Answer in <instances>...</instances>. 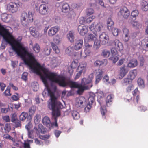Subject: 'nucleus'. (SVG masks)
Returning <instances> with one entry per match:
<instances>
[{
    "instance_id": "nucleus-56",
    "label": "nucleus",
    "mask_w": 148,
    "mask_h": 148,
    "mask_svg": "<svg viewBox=\"0 0 148 148\" xmlns=\"http://www.w3.org/2000/svg\"><path fill=\"white\" fill-rule=\"evenodd\" d=\"M4 94L5 96H10L11 94L10 93V90L8 87H7L6 89L5 90Z\"/></svg>"
},
{
    "instance_id": "nucleus-41",
    "label": "nucleus",
    "mask_w": 148,
    "mask_h": 148,
    "mask_svg": "<svg viewBox=\"0 0 148 148\" xmlns=\"http://www.w3.org/2000/svg\"><path fill=\"white\" fill-rule=\"evenodd\" d=\"M104 61H105V60H104L103 61H101L99 60H96L94 63V65L96 66H98L102 65L104 63Z\"/></svg>"
},
{
    "instance_id": "nucleus-9",
    "label": "nucleus",
    "mask_w": 148,
    "mask_h": 148,
    "mask_svg": "<svg viewBox=\"0 0 148 148\" xmlns=\"http://www.w3.org/2000/svg\"><path fill=\"white\" fill-rule=\"evenodd\" d=\"M39 11L40 14L46 15L49 12V8L46 4H42L39 6Z\"/></svg>"
},
{
    "instance_id": "nucleus-45",
    "label": "nucleus",
    "mask_w": 148,
    "mask_h": 148,
    "mask_svg": "<svg viewBox=\"0 0 148 148\" xmlns=\"http://www.w3.org/2000/svg\"><path fill=\"white\" fill-rule=\"evenodd\" d=\"M138 14L139 12L138 10H134L132 12L131 16L133 18H136V16H138Z\"/></svg>"
},
{
    "instance_id": "nucleus-62",
    "label": "nucleus",
    "mask_w": 148,
    "mask_h": 148,
    "mask_svg": "<svg viewBox=\"0 0 148 148\" xmlns=\"http://www.w3.org/2000/svg\"><path fill=\"white\" fill-rule=\"evenodd\" d=\"M130 82V81L129 79L127 78H125L123 79V85H127Z\"/></svg>"
},
{
    "instance_id": "nucleus-43",
    "label": "nucleus",
    "mask_w": 148,
    "mask_h": 148,
    "mask_svg": "<svg viewBox=\"0 0 148 148\" xmlns=\"http://www.w3.org/2000/svg\"><path fill=\"white\" fill-rule=\"evenodd\" d=\"M131 23L132 27L135 28H138L140 26V23L136 21L132 22Z\"/></svg>"
},
{
    "instance_id": "nucleus-12",
    "label": "nucleus",
    "mask_w": 148,
    "mask_h": 148,
    "mask_svg": "<svg viewBox=\"0 0 148 148\" xmlns=\"http://www.w3.org/2000/svg\"><path fill=\"white\" fill-rule=\"evenodd\" d=\"M59 29V28L57 26L52 27L50 28L48 32L49 36L52 37L55 35Z\"/></svg>"
},
{
    "instance_id": "nucleus-31",
    "label": "nucleus",
    "mask_w": 148,
    "mask_h": 148,
    "mask_svg": "<svg viewBox=\"0 0 148 148\" xmlns=\"http://www.w3.org/2000/svg\"><path fill=\"white\" fill-rule=\"evenodd\" d=\"M110 55V52L109 51L104 49L102 51L101 55L104 57L107 58Z\"/></svg>"
},
{
    "instance_id": "nucleus-14",
    "label": "nucleus",
    "mask_w": 148,
    "mask_h": 148,
    "mask_svg": "<svg viewBox=\"0 0 148 148\" xmlns=\"http://www.w3.org/2000/svg\"><path fill=\"white\" fill-rule=\"evenodd\" d=\"M83 40L79 39L76 40L75 42L74 48L76 50H78L81 49L83 46Z\"/></svg>"
},
{
    "instance_id": "nucleus-55",
    "label": "nucleus",
    "mask_w": 148,
    "mask_h": 148,
    "mask_svg": "<svg viewBox=\"0 0 148 148\" xmlns=\"http://www.w3.org/2000/svg\"><path fill=\"white\" fill-rule=\"evenodd\" d=\"M16 116L17 115L15 113H14L12 114L11 120V121L12 122H14L17 120Z\"/></svg>"
},
{
    "instance_id": "nucleus-16",
    "label": "nucleus",
    "mask_w": 148,
    "mask_h": 148,
    "mask_svg": "<svg viewBox=\"0 0 148 148\" xmlns=\"http://www.w3.org/2000/svg\"><path fill=\"white\" fill-rule=\"evenodd\" d=\"M128 71L127 69L125 68V66L121 67L119 71L120 77H119V78L121 79L123 78L126 75Z\"/></svg>"
},
{
    "instance_id": "nucleus-17",
    "label": "nucleus",
    "mask_w": 148,
    "mask_h": 148,
    "mask_svg": "<svg viewBox=\"0 0 148 148\" xmlns=\"http://www.w3.org/2000/svg\"><path fill=\"white\" fill-rule=\"evenodd\" d=\"M123 35L124 37V41L125 42L128 41L130 36L129 31L127 29L125 28L123 29Z\"/></svg>"
},
{
    "instance_id": "nucleus-47",
    "label": "nucleus",
    "mask_w": 148,
    "mask_h": 148,
    "mask_svg": "<svg viewBox=\"0 0 148 148\" xmlns=\"http://www.w3.org/2000/svg\"><path fill=\"white\" fill-rule=\"evenodd\" d=\"M53 41L56 44H58L60 41V39L59 36H56L54 37Z\"/></svg>"
},
{
    "instance_id": "nucleus-48",
    "label": "nucleus",
    "mask_w": 148,
    "mask_h": 148,
    "mask_svg": "<svg viewBox=\"0 0 148 148\" xmlns=\"http://www.w3.org/2000/svg\"><path fill=\"white\" fill-rule=\"evenodd\" d=\"M3 138L4 139H6L8 140H11L12 141V140H13V139L12 138V137L10 136L9 135L5 134L3 135Z\"/></svg>"
},
{
    "instance_id": "nucleus-22",
    "label": "nucleus",
    "mask_w": 148,
    "mask_h": 148,
    "mask_svg": "<svg viewBox=\"0 0 148 148\" xmlns=\"http://www.w3.org/2000/svg\"><path fill=\"white\" fill-rule=\"evenodd\" d=\"M137 71L135 70H133L130 71L129 73L128 77L130 79H133L137 75Z\"/></svg>"
},
{
    "instance_id": "nucleus-44",
    "label": "nucleus",
    "mask_w": 148,
    "mask_h": 148,
    "mask_svg": "<svg viewBox=\"0 0 148 148\" xmlns=\"http://www.w3.org/2000/svg\"><path fill=\"white\" fill-rule=\"evenodd\" d=\"M31 86L34 91H36L38 89V86L37 83L32 82L31 83Z\"/></svg>"
},
{
    "instance_id": "nucleus-21",
    "label": "nucleus",
    "mask_w": 148,
    "mask_h": 148,
    "mask_svg": "<svg viewBox=\"0 0 148 148\" xmlns=\"http://www.w3.org/2000/svg\"><path fill=\"white\" fill-rule=\"evenodd\" d=\"M67 38L68 40L71 42H74L75 37L74 35V32L73 31H69L67 34Z\"/></svg>"
},
{
    "instance_id": "nucleus-28",
    "label": "nucleus",
    "mask_w": 148,
    "mask_h": 148,
    "mask_svg": "<svg viewBox=\"0 0 148 148\" xmlns=\"http://www.w3.org/2000/svg\"><path fill=\"white\" fill-rule=\"evenodd\" d=\"M11 15L10 14H8L6 13H4L1 15V18L4 22H6L8 18H10Z\"/></svg>"
},
{
    "instance_id": "nucleus-64",
    "label": "nucleus",
    "mask_w": 148,
    "mask_h": 148,
    "mask_svg": "<svg viewBox=\"0 0 148 148\" xmlns=\"http://www.w3.org/2000/svg\"><path fill=\"white\" fill-rule=\"evenodd\" d=\"M125 59L124 58L120 59L117 63V66H120L122 65L123 63V62L125 61Z\"/></svg>"
},
{
    "instance_id": "nucleus-37",
    "label": "nucleus",
    "mask_w": 148,
    "mask_h": 148,
    "mask_svg": "<svg viewBox=\"0 0 148 148\" xmlns=\"http://www.w3.org/2000/svg\"><path fill=\"white\" fill-rule=\"evenodd\" d=\"M95 100V95L94 94H93L92 95H90L88 99V104H89L90 105H92V104L93 103L94 101Z\"/></svg>"
},
{
    "instance_id": "nucleus-11",
    "label": "nucleus",
    "mask_w": 148,
    "mask_h": 148,
    "mask_svg": "<svg viewBox=\"0 0 148 148\" xmlns=\"http://www.w3.org/2000/svg\"><path fill=\"white\" fill-rule=\"evenodd\" d=\"M78 30L80 35L84 36L87 34L88 30L86 26L83 25H81L78 26Z\"/></svg>"
},
{
    "instance_id": "nucleus-51",
    "label": "nucleus",
    "mask_w": 148,
    "mask_h": 148,
    "mask_svg": "<svg viewBox=\"0 0 148 148\" xmlns=\"http://www.w3.org/2000/svg\"><path fill=\"white\" fill-rule=\"evenodd\" d=\"M77 66V62L74 61H73L70 66L71 68L75 69Z\"/></svg>"
},
{
    "instance_id": "nucleus-30",
    "label": "nucleus",
    "mask_w": 148,
    "mask_h": 148,
    "mask_svg": "<svg viewBox=\"0 0 148 148\" xmlns=\"http://www.w3.org/2000/svg\"><path fill=\"white\" fill-rule=\"evenodd\" d=\"M51 44L54 51L56 53L58 54L60 52V51L58 46L53 42H51Z\"/></svg>"
},
{
    "instance_id": "nucleus-49",
    "label": "nucleus",
    "mask_w": 148,
    "mask_h": 148,
    "mask_svg": "<svg viewBox=\"0 0 148 148\" xmlns=\"http://www.w3.org/2000/svg\"><path fill=\"white\" fill-rule=\"evenodd\" d=\"M28 73L26 72H24L22 75L21 78L24 80L26 81L27 80Z\"/></svg>"
},
{
    "instance_id": "nucleus-24",
    "label": "nucleus",
    "mask_w": 148,
    "mask_h": 148,
    "mask_svg": "<svg viewBox=\"0 0 148 148\" xmlns=\"http://www.w3.org/2000/svg\"><path fill=\"white\" fill-rule=\"evenodd\" d=\"M70 6L68 4L64 3L62 4V11L64 12H66L69 11L70 9Z\"/></svg>"
},
{
    "instance_id": "nucleus-36",
    "label": "nucleus",
    "mask_w": 148,
    "mask_h": 148,
    "mask_svg": "<svg viewBox=\"0 0 148 148\" xmlns=\"http://www.w3.org/2000/svg\"><path fill=\"white\" fill-rule=\"evenodd\" d=\"M41 116L39 114H36L34 118V123L37 124L40 121Z\"/></svg>"
},
{
    "instance_id": "nucleus-63",
    "label": "nucleus",
    "mask_w": 148,
    "mask_h": 148,
    "mask_svg": "<svg viewBox=\"0 0 148 148\" xmlns=\"http://www.w3.org/2000/svg\"><path fill=\"white\" fill-rule=\"evenodd\" d=\"M10 110L9 108H3L1 109V112L3 113H6Z\"/></svg>"
},
{
    "instance_id": "nucleus-32",
    "label": "nucleus",
    "mask_w": 148,
    "mask_h": 148,
    "mask_svg": "<svg viewBox=\"0 0 148 148\" xmlns=\"http://www.w3.org/2000/svg\"><path fill=\"white\" fill-rule=\"evenodd\" d=\"M137 83L139 86L141 88H143L145 87L144 81L141 78H139L138 79Z\"/></svg>"
},
{
    "instance_id": "nucleus-26",
    "label": "nucleus",
    "mask_w": 148,
    "mask_h": 148,
    "mask_svg": "<svg viewBox=\"0 0 148 148\" xmlns=\"http://www.w3.org/2000/svg\"><path fill=\"white\" fill-rule=\"evenodd\" d=\"M74 47L71 46H69L65 49L66 53L69 55H72L74 52Z\"/></svg>"
},
{
    "instance_id": "nucleus-38",
    "label": "nucleus",
    "mask_w": 148,
    "mask_h": 148,
    "mask_svg": "<svg viewBox=\"0 0 148 148\" xmlns=\"http://www.w3.org/2000/svg\"><path fill=\"white\" fill-rule=\"evenodd\" d=\"M33 50L36 53H38L40 51V47L38 44H35L33 46Z\"/></svg>"
},
{
    "instance_id": "nucleus-33",
    "label": "nucleus",
    "mask_w": 148,
    "mask_h": 148,
    "mask_svg": "<svg viewBox=\"0 0 148 148\" xmlns=\"http://www.w3.org/2000/svg\"><path fill=\"white\" fill-rule=\"evenodd\" d=\"M71 114L74 119L77 120L79 118V113L76 111H72L71 112Z\"/></svg>"
},
{
    "instance_id": "nucleus-19",
    "label": "nucleus",
    "mask_w": 148,
    "mask_h": 148,
    "mask_svg": "<svg viewBox=\"0 0 148 148\" xmlns=\"http://www.w3.org/2000/svg\"><path fill=\"white\" fill-rule=\"evenodd\" d=\"M103 71L102 70H99L97 73V75L96 77V80L95 83L96 84H98L101 79L102 75L104 73Z\"/></svg>"
},
{
    "instance_id": "nucleus-18",
    "label": "nucleus",
    "mask_w": 148,
    "mask_h": 148,
    "mask_svg": "<svg viewBox=\"0 0 148 148\" xmlns=\"http://www.w3.org/2000/svg\"><path fill=\"white\" fill-rule=\"evenodd\" d=\"M34 129L36 131L37 134L40 133H44L46 132L43 126L41 124H39L38 126V128L36 127L34 128Z\"/></svg>"
},
{
    "instance_id": "nucleus-58",
    "label": "nucleus",
    "mask_w": 148,
    "mask_h": 148,
    "mask_svg": "<svg viewBox=\"0 0 148 148\" xmlns=\"http://www.w3.org/2000/svg\"><path fill=\"white\" fill-rule=\"evenodd\" d=\"M109 77L107 75H105L103 79V82L107 84L109 83Z\"/></svg>"
},
{
    "instance_id": "nucleus-20",
    "label": "nucleus",
    "mask_w": 148,
    "mask_h": 148,
    "mask_svg": "<svg viewBox=\"0 0 148 148\" xmlns=\"http://www.w3.org/2000/svg\"><path fill=\"white\" fill-rule=\"evenodd\" d=\"M138 65V62L136 59H132L131 60L127 65V66L130 68H134Z\"/></svg>"
},
{
    "instance_id": "nucleus-60",
    "label": "nucleus",
    "mask_w": 148,
    "mask_h": 148,
    "mask_svg": "<svg viewBox=\"0 0 148 148\" xmlns=\"http://www.w3.org/2000/svg\"><path fill=\"white\" fill-rule=\"evenodd\" d=\"M137 45V43L135 40L131 42L130 45L133 49H134L136 47Z\"/></svg>"
},
{
    "instance_id": "nucleus-2",
    "label": "nucleus",
    "mask_w": 148,
    "mask_h": 148,
    "mask_svg": "<svg viewBox=\"0 0 148 148\" xmlns=\"http://www.w3.org/2000/svg\"><path fill=\"white\" fill-rule=\"evenodd\" d=\"M34 14L31 10L29 11L27 13L25 12H22L21 16V21L22 25L26 26L28 22H32L34 20Z\"/></svg>"
},
{
    "instance_id": "nucleus-8",
    "label": "nucleus",
    "mask_w": 148,
    "mask_h": 148,
    "mask_svg": "<svg viewBox=\"0 0 148 148\" xmlns=\"http://www.w3.org/2000/svg\"><path fill=\"white\" fill-rule=\"evenodd\" d=\"M118 15H121L125 19H127L130 15V12L126 7H123L119 12Z\"/></svg>"
},
{
    "instance_id": "nucleus-25",
    "label": "nucleus",
    "mask_w": 148,
    "mask_h": 148,
    "mask_svg": "<svg viewBox=\"0 0 148 148\" xmlns=\"http://www.w3.org/2000/svg\"><path fill=\"white\" fill-rule=\"evenodd\" d=\"M113 97V95H109L107 96L106 99V103L108 106H109L112 104Z\"/></svg>"
},
{
    "instance_id": "nucleus-40",
    "label": "nucleus",
    "mask_w": 148,
    "mask_h": 148,
    "mask_svg": "<svg viewBox=\"0 0 148 148\" xmlns=\"http://www.w3.org/2000/svg\"><path fill=\"white\" fill-rule=\"evenodd\" d=\"M100 46V44L98 40L96 39L94 41L93 47L96 49H98Z\"/></svg>"
},
{
    "instance_id": "nucleus-39",
    "label": "nucleus",
    "mask_w": 148,
    "mask_h": 148,
    "mask_svg": "<svg viewBox=\"0 0 148 148\" xmlns=\"http://www.w3.org/2000/svg\"><path fill=\"white\" fill-rule=\"evenodd\" d=\"M142 8L144 11H146L148 10V5L146 1H143L142 3Z\"/></svg>"
},
{
    "instance_id": "nucleus-42",
    "label": "nucleus",
    "mask_w": 148,
    "mask_h": 148,
    "mask_svg": "<svg viewBox=\"0 0 148 148\" xmlns=\"http://www.w3.org/2000/svg\"><path fill=\"white\" fill-rule=\"evenodd\" d=\"M111 31L113 35L115 36H117L120 32V31L119 29L115 28H112Z\"/></svg>"
},
{
    "instance_id": "nucleus-35",
    "label": "nucleus",
    "mask_w": 148,
    "mask_h": 148,
    "mask_svg": "<svg viewBox=\"0 0 148 148\" xmlns=\"http://www.w3.org/2000/svg\"><path fill=\"white\" fill-rule=\"evenodd\" d=\"M36 107L33 106L31 107L29 109V114L30 116H31L33 115L36 111Z\"/></svg>"
},
{
    "instance_id": "nucleus-15",
    "label": "nucleus",
    "mask_w": 148,
    "mask_h": 148,
    "mask_svg": "<svg viewBox=\"0 0 148 148\" xmlns=\"http://www.w3.org/2000/svg\"><path fill=\"white\" fill-rule=\"evenodd\" d=\"M86 101L85 98L83 97H80L76 99V105L77 107H82L83 104Z\"/></svg>"
},
{
    "instance_id": "nucleus-50",
    "label": "nucleus",
    "mask_w": 148,
    "mask_h": 148,
    "mask_svg": "<svg viewBox=\"0 0 148 148\" xmlns=\"http://www.w3.org/2000/svg\"><path fill=\"white\" fill-rule=\"evenodd\" d=\"M51 50L50 49H48L47 47H45L44 50V53L46 55H48L50 53Z\"/></svg>"
},
{
    "instance_id": "nucleus-6",
    "label": "nucleus",
    "mask_w": 148,
    "mask_h": 148,
    "mask_svg": "<svg viewBox=\"0 0 148 148\" xmlns=\"http://www.w3.org/2000/svg\"><path fill=\"white\" fill-rule=\"evenodd\" d=\"M99 38L101 44L105 45L108 42L109 37L105 33L103 32L100 35Z\"/></svg>"
},
{
    "instance_id": "nucleus-46",
    "label": "nucleus",
    "mask_w": 148,
    "mask_h": 148,
    "mask_svg": "<svg viewBox=\"0 0 148 148\" xmlns=\"http://www.w3.org/2000/svg\"><path fill=\"white\" fill-rule=\"evenodd\" d=\"M118 57L117 56L111 57L109 58V60L112 62L114 63H115L118 60Z\"/></svg>"
},
{
    "instance_id": "nucleus-59",
    "label": "nucleus",
    "mask_w": 148,
    "mask_h": 148,
    "mask_svg": "<svg viewBox=\"0 0 148 148\" xmlns=\"http://www.w3.org/2000/svg\"><path fill=\"white\" fill-rule=\"evenodd\" d=\"M12 98L14 100L17 101L19 99L18 95L17 93H16L15 95H13L12 97Z\"/></svg>"
},
{
    "instance_id": "nucleus-54",
    "label": "nucleus",
    "mask_w": 148,
    "mask_h": 148,
    "mask_svg": "<svg viewBox=\"0 0 148 148\" xmlns=\"http://www.w3.org/2000/svg\"><path fill=\"white\" fill-rule=\"evenodd\" d=\"M117 49L115 47H113L111 49V53L113 55H116L117 53Z\"/></svg>"
},
{
    "instance_id": "nucleus-5",
    "label": "nucleus",
    "mask_w": 148,
    "mask_h": 148,
    "mask_svg": "<svg viewBox=\"0 0 148 148\" xmlns=\"http://www.w3.org/2000/svg\"><path fill=\"white\" fill-rule=\"evenodd\" d=\"M86 63L84 62H82L80 63L78 67V70L79 71L78 72L75 77V79L79 78L82 73H84L85 72L86 70Z\"/></svg>"
},
{
    "instance_id": "nucleus-53",
    "label": "nucleus",
    "mask_w": 148,
    "mask_h": 148,
    "mask_svg": "<svg viewBox=\"0 0 148 148\" xmlns=\"http://www.w3.org/2000/svg\"><path fill=\"white\" fill-rule=\"evenodd\" d=\"M91 107V105L88 103L86 106L84 108V111L86 112H89Z\"/></svg>"
},
{
    "instance_id": "nucleus-61",
    "label": "nucleus",
    "mask_w": 148,
    "mask_h": 148,
    "mask_svg": "<svg viewBox=\"0 0 148 148\" xmlns=\"http://www.w3.org/2000/svg\"><path fill=\"white\" fill-rule=\"evenodd\" d=\"M49 136L47 135H44V136L40 135L39 136V138L40 139L44 140H45L49 138Z\"/></svg>"
},
{
    "instance_id": "nucleus-3",
    "label": "nucleus",
    "mask_w": 148,
    "mask_h": 148,
    "mask_svg": "<svg viewBox=\"0 0 148 148\" xmlns=\"http://www.w3.org/2000/svg\"><path fill=\"white\" fill-rule=\"evenodd\" d=\"M104 25L101 22H98L96 25L93 23L89 27V28L91 31H94L97 33L102 30L103 29Z\"/></svg>"
},
{
    "instance_id": "nucleus-1",
    "label": "nucleus",
    "mask_w": 148,
    "mask_h": 148,
    "mask_svg": "<svg viewBox=\"0 0 148 148\" xmlns=\"http://www.w3.org/2000/svg\"><path fill=\"white\" fill-rule=\"evenodd\" d=\"M29 67L31 72L40 75L45 86L47 88V95L50 97L48 101V108L52 111V114L54 117L55 122L51 123L49 118L45 116L42 119V122L49 129L53 126L57 127V119L56 117L60 116V108H62V105L59 101L55 95L56 90V84L60 86L65 87L69 84L72 88H77V93L81 94L85 90L88 89L92 85L89 86L87 85L90 83L93 78L92 74H90L87 79H82L81 84L77 82L67 81L65 78L56 73L50 72L49 70L41 66L39 63H25Z\"/></svg>"
},
{
    "instance_id": "nucleus-29",
    "label": "nucleus",
    "mask_w": 148,
    "mask_h": 148,
    "mask_svg": "<svg viewBox=\"0 0 148 148\" xmlns=\"http://www.w3.org/2000/svg\"><path fill=\"white\" fill-rule=\"evenodd\" d=\"M28 117V114L27 113L23 112L19 116L20 120L24 121Z\"/></svg>"
},
{
    "instance_id": "nucleus-57",
    "label": "nucleus",
    "mask_w": 148,
    "mask_h": 148,
    "mask_svg": "<svg viewBox=\"0 0 148 148\" xmlns=\"http://www.w3.org/2000/svg\"><path fill=\"white\" fill-rule=\"evenodd\" d=\"M12 136H13L12 138L13 139V140H12V142L16 141L18 139L16 133L15 132H13L12 133Z\"/></svg>"
},
{
    "instance_id": "nucleus-23",
    "label": "nucleus",
    "mask_w": 148,
    "mask_h": 148,
    "mask_svg": "<svg viewBox=\"0 0 148 148\" xmlns=\"http://www.w3.org/2000/svg\"><path fill=\"white\" fill-rule=\"evenodd\" d=\"M114 23L111 19L109 18L107 21V28L109 31H111L112 28Z\"/></svg>"
},
{
    "instance_id": "nucleus-52",
    "label": "nucleus",
    "mask_w": 148,
    "mask_h": 148,
    "mask_svg": "<svg viewBox=\"0 0 148 148\" xmlns=\"http://www.w3.org/2000/svg\"><path fill=\"white\" fill-rule=\"evenodd\" d=\"M95 18V16L93 15L89 17L86 19V22L88 23H90Z\"/></svg>"
},
{
    "instance_id": "nucleus-4",
    "label": "nucleus",
    "mask_w": 148,
    "mask_h": 148,
    "mask_svg": "<svg viewBox=\"0 0 148 148\" xmlns=\"http://www.w3.org/2000/svg\"><path fill=\"white\" fill-rule=\"evenodd\" d=\"M19 5L18 3L11 2L7 5L6 8L7 10L12 13H14L18 10Z\"/></svg>"
},
{
    "instance_id": "nucleus-10",
    "label": "nucleus",
    "mask_w": 148,
    "mask_h": 148,
    "mask_svg": "<svg viewBox=\"0 0 148 148\" xmlns=\"http://www.w3.org/2000/svg\"><path fill=\"white\" fill-rule=\"evenodd\" d=\"M112 45L119 51H121L123 48V44L118 40H115L112 42Z\"/></svg>"
},
{
    "instance_id": "nucleus-7",
    "label": "nucleus",
    "mask_w": 148,
    "mask_h": 148,
    "mask_svg": "<svg viewBox=\"0 0 148 148\" xmlns=\"http://www.w3.org/2000/svg\"><path fill=\"white\" fill-rule=\"evenodd\" d=\"M29 30L31 34L33 36L37 38L41 37V34L40 33V30L39 29L36 27H30Z\"/></svg>"
},
{
    "instance_id": "nucleus-13",
    "label": "nucleus",
    "mask_w": 148,
    "mask_h": 148,
    "mask_svg": "<svg viewBox=\"0 0 148 148\" xmlns=\"http://www.w3.org/2000/svg\"><path fill=\"white\" fill-rule=\"evenodd\" d=\"M94 34H88L85 37V40H87L88 41H94L97 39V33L94 31H92Z\"/></svg>"
},
{
    "instance_id": "nucleus-27",
    "label": "nucleus",
    "mask_w": 148,
    "mask_h": 148,
    "mask_svg": "<svg viewBox=\"0 0 148 148\" xmlns=\"http://www.w3.org/2000/svg\"><path fill=\"white\" fill-rule=\"evenodd\" d=\"M32 127V124L30 122H29L28 124L25 126V128L28 130V137L30 138H32V136L31 135V132L30 130L31 128Z\"/></svg>"
},
{
    "instance_id": "nucleus-34",
    "label": "nucleus",
    "mask_w": 148,
    "mask_h": 148,
    "mask_svg": "<svg viewBox=\"0 0 148 148\" xmlns=\"http://www.w3.org/2000/svg\"><path fill=\"white\" fill-rule=\"evenodd\" d=\"M101 111L102 117L105 118H106L105 114L107 111L106 107L105 106H101Z\"/></svg>"
}]
</instances>
